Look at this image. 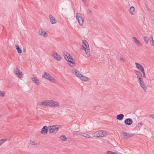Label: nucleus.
<instances>
[{
	"label": "nucleus",
	"mask_w": 154,
	"mask_h": 154,
	"mask_svg": "<svg viewBox=\"0 0 154 154\" xmlns=\"http://www.w3.org/2000/svg\"><path fill=\"white\" fill-rule=\"evenodd\" d=\"M41 104L43 106H49L55 107L59 106V103L51 100H46L41 103Z\"/></svg>",
	"instance_id": "obj_1"
},
{
	"label": "nucleus",
	"mask_w": 154,
	"mask_h": 154,
	"mask_svg": "<svg viewBox=\"0 0 154 154\" xmlns=\"http://www.w3.org/2000/svg\"><path fill=\"white\" fill-rule=\"evenodd\" d=\"M42 77L48 80L51 82L55 84L57 82V80L53 76L46 72H44L42 75Z\"/></svg>",
	"instance_id": "obj_2"
},
{
	"label": "nucleus",
	"mask_w": 154,
	"mask_h": 154,
	"mask_svg": "<svg viewBox=\"0 0 154 154\" xmlns=\"http://www.w3.org/2000/svg\"><path fill=\"white\" fill-rule=\"evenodd\" d=\"M65 59L68 62V64L71 67L75 66V61L72 57L68 53H66L64 55Z\"/></svg>",
	"instance_id": "obj_3"
},
{
	"label": "nucleus",
	"mask_w": 154,
	"mask_h": 154,
	"mask_svg": "<svg viewBox=\"0 0 154 154\" xmlns=\"http://www.w3.org/2000/svg\"><path fill=\"white\" fill-rule=\"evenodd\" d=\"M82 42L85 46V47H84L83 48L86 53V54L87 57H89L90 56V49L88 44L87 41L85 39L82 41Z\"/></svg>",
	"instance_id": "obj_4"
},
{
	"label": "nucleus",
	"mask_w": 154,
	"mask_h": 154,
	"mask_svg": "<svg viewBox=\"0 0 154 154\" xmlns=\"http://www.w3.org/2000/svg\"><path fill=\"white\" fill-rule=\"evenodd\" d=\"M48 131L51 133H56L59 129L58 127L56 125L48 126Z\"/></svg>",
	"instance_id": "obj_5"
},
{
	"label": "nucleus",
	"mask_w": 154,
	"mask_h": 154,
	"mask_svg": "<svg viewBox=\"0 0 154 154\" xmlns=\"http://www.w3.org/2000/svg\"><path fill=\"white\" fill-rule=\"evenodd\" d=\"M51 56L54 60L57 61H60L62 59V57L55 51L53 53Z\"/></svg>",
	"instance_id": "obj_6"
},
{
	"label": "nucleus",
	"mask_w": 154,
	"mask_h": 154,
	"mask_svg": "<svg viewBox=\"0 0 154 154\" xmlns=\"http://www.w3.org/2000/svg\"><path fill=\"white\" fill-rule=\"evenodd\" d=\"M14 72L19 78H23V73L22 72L20 71L19 69L17 68L14 69Z\"/></svg>",
	"instance_id": "obj_7"
},
{
	"label": "nucleus",
	"mask_w": 154,
	"mask_h": 154,
	"mask_svg": "<svg viewBox=\"0 0 154 154\" xmlns=\"http://www.w3.org/2000/svg\"><path fill=\"white\" fill-rule=\"evenodd\" d=\"M137 82L140 85L141 88L144 91H145L147 90V87L143 81V79Z\"/></svg>",
	"instance_id": "obj_8"
},
{
	"label": "nucleus",
	"mask_w": 154,
	"mask_h": 154,
	"mask_svg": "<svg viewBox=\"0 0 154 154\" xmlns=\"http://www.w3.org/2000/svg\"><path fill=\"white\" fill-rule=\"evenodd\" d=\"M134 71L137 76V82L143 80L142 75L140 72L137 70H135Z\"/></svg>",
	"instance_id": "obj_9"
},
{
	"label": "nucleus",
	"mask_w": 154,
	"mask_h": 154,
	"mask_svg": "<svg viewBox=\"0 0 154 154\" xmlns=\"http://www.w3.org/2000/svg\"><path fill=\"white\" fill-rule=\"evenodd\" d=\"M48 127L45 126L42 128L40 133L41 134L44 135H46L48 133Z\"/></svg>",
	"instance_id": "obj_10"
},
{
	"label": "nucleus",
	"mask_w": 154,
	"mask_h": 154,
	"mask_svg": "<svg viewBox=\"0 0 154 154\" xmlns=\"http://www.w3.org/2000/svg\"><path fill=\"white\" fill-rule=\"evenodd\" d=\"M132 39L134 43L137 46L141 47L142 46V44L141 42L137 39L135 37H133Z\"/></svg>",
	"instance_id": "obj_11"
},
{
	"label": "nucleus",
	"mask_w": 154,
	"mask_h": 154,
	"mask_svg": "<svg viewBox=\"0 0 154 154\" xmlns=\"http://www.w3.org/2000/svg\"><path fill=\"white\" fill-rule=\"evenodd\" d=\"M122 134L123 137L125 139H127L133 136V134L125 131L122 132Z\"/></svg>",
	"instance_id": "obj_12"
},
{
	"label": "nucleus",
	"mask_w": 154,
	"mask_h": 154,
	"mask_svg": "<svg viewBox=\"0 0 154 154\" xmlns=\"http://www.w3.org/2000/svg\"><path fill=\"white\" fill-rule=\"evenodd\" d=\"M38 34V35L45 37L48 36V34L47 32L42 29L39 30Z\"/></svg>",
	"instance_id": "obj_13"
},
{
	"label": "nucleus",
	"mask_w": 154,
	"mask_h": 154,
	"mask_svg": "<svg viewBox=\"0 0 154 154\" xmlns=\"http://www.w3.org/2000/svg\"><path fill=\"white\" fill-rule=\"evenodd\" d=\"M32 80L34 82L35 84L37 85H39L40 84V81L35 76L33 75L31 78Z\"/></svg>",
	"instance_id": "obj_14"
},
{
	"label": "nucleus",
	"mask_w": 154,
	"mask_h": 154,
	"mask_svg": "<svg viewBox=\"0 0 154 154\" xmlns=\"http://www.w3.org/2000/svg\"><path fill=\"white\" fill-rule=\"evenodd\" d=\"M79 79H80L81 81H83L85 82L88 81L90 80L86 76L84 75H83L81 74L79 78Z\"/></svg>",
	"instance_id": "obj_15"
},
{
	"label": "nucleus",
	"mask_w": 154,
	"mask_h": 154,
	"mask_svg": "<svg viewBox=\"0 0 154 154\" xmlns=\"http://www.w3.org/2000/svg\"><path fill=\"white\" fill-rule=\"evenodd\" d=\"M72 72L73 74L75 75L78 78L81 74V73L76 69H72Z\"/></svg>",
	"instance_id": "obj_16"
},
{
	"label": "nucleus",
	"mask_w": 154,
	"mask_h": 154,
	"mask_svg": "<svg viewBox=\"0 0 154 154\" xmlns=\"http://www.w3.org/2000/svg\"><path fill=\"white\" fill-rule=\"evenodd\" d=\"M99 137H106L107 135V133L105 131L102 130L99 131Z\"/></svg>",
	"instance_id": "obj_17"
},
{
	"label": "nucleus",
	"mask_w": 154,
	"mask_h": 154,
	"mask_svg": "<svg viewBox=\"0 0 154 154\" xmlns=\"http://www.w3.org/2000/svg\"><path fill=\"white\" fill-rule=\"evenodd\" d=\"M135 65L137 68L141 71L144 70L143 67L140 63L136 62L135 63Z\"/></svg>",
	"instance_id": "obj_18"
},
{
	"label": "nucleus",
	"mask_w": 154,
	"mask_h": 154,
	"mask_svg": "<svg viewBox=\"0 0 154 154\" xmlns=\"http://www.w3.org/2000/svg\"><path fill=\"white\" fill-rule=\"evenodd\" d=\"M133 121L131 118H128L126 119L124 121L125 124L127 125H130L132 124Z\"/></svg>",
	"instance_id": "obj_19"
},
{
	"label": "nucleus",
	"mask_w": 154,
	"mask_h": 154,
	"mask_svg": "<svg viewBox=\"0 0 154 154\" xmlns=\"http://www.w3.org/2000/svg\"><path fill=\"white\" fill-rule=\"evenodd\" d=\"M124 117V115L122 114H120L117 116V119L119 121L122 120Z\"/></svg>",
	"instance_id": "obj_20"
},
{
	"label": "nucleus",
	"mask_w": 154,
	"mask_h": 154,
	"mask_svg": "<svg viewBox=\"0 0 154 154\" xmlns=\"http://www.w3.org/2000/svg\"><path fill=\"white\" fill-rule=\"evenodd\" d=\"M99 131H97L92 134V135L94 137H99Z\"/></svg>",
	"instance_id": "obj_21"
},
{
	"label": "nucleus",
	"mask_w": 154,
	"mask_h": 154,
	"mask_svg": "<svg viewBox=\"0 0 154 154\" xmlns=\"http://www.w3.org/2000/svg\"><path fill=\"white\" fill-rule=\"evenodd\" d=\"M143 40L146 44L148 43L149 41L150 40V37L149 38L147 36H144L143 37Z\"/></svg>",
	"instance_id": "obj_22"
},
{
	"label": "nucleus",
	"mask_w": 154,
	"mask_h": 154,
	"mask_svg": "<svg viewBox=\"0 0 154 154\" xmlns=\"http://www.w3.org/2000/svg\"><path fill=\"white\" fill-rule=\"evenodd\" d=\"M150 42L151 45L152 46H154V40H153L152 35H151L150 37Z\"/></svg>",
	"instance_id": "obj_23"
},
{
	"label": "nucleus",
	"mask_w": 154,
	"mask_h": 154,
	"mask_svg": "<svg viewBox=\"0 0 154 154\" xmlns=\"http://www.w3.org/2000/svg\"><path fill=\"white\" fill-rule=\"evenodd\" d=\"M129 11L131 14H135L134 8L133 6H131L130 8Z\"/></svg>",
	"instance_id": "obj_24"
},
{
	"label": "nucleus",
	"mask_w": 154,
	"mask_h": 154,
	"mask_svg": "<svg viewBox=\"0 0 154 154\" xmlns=\"http://www.w3.org/2000/svg\"><path fill=\"white\" fill-rule=\"evenodd\" d=\"M79 24L81 26H83L84 24L85 23V22L84 20H77Z\"/></svg>",
	"instance_id": "obj_25"
},
{
	"label": "nucleus",
	"mask_w": 154,
	"mask_h": 154,
	"mask_svg": "<svg viewBox=\"0 0 154 154\" xmlns=\"http://www.w3.org/2000/svg\"><path fill=\"white\" fill-rule=\"evenodd\" d=\"M15 46L18 53L20 54L21 53H22V50L20 47L17 45H15Z\"/></svg>",
	"instance_id": "obj_26"
},
{
	"label": "nucleus",
	"mask_w": 154,
	"mask_h": 154,
	"mask_svg": "<svg viewBox=\"0 0 154 154\" xmlns=\"http://www.w3.org/2000/svg\"><path fill=\"white\" fill-rule=\"evenodd\" d=\"M76 19H82L81 14L79 13H78L76 14Z\"/></svg>",
	"instance_id": "obj_27"
},
{
	"label": "nucleus",
	"mask_w": 154,
	"mask_h": 154,
	"mask_svg": "<svg viewBox=\"0 0 154 154\" xmlns=\"http://www.w3.org/2000/svg\"><path fill=\"white\" fill-rule=\"evenodd\" d=\"M60 139L62 141H65L67 140V138L66 137L65 135H62L60 137Z\"/></svg>",
	"instance_id": "obj_28"
},
{
	"label": "nucleus",
	"mask_w": 154,
	"mask_h": 154,
	"mask_svg": "<svg viewBox=\"0 0 154 154\" xmlns=\"http://www.w3.org/2000/svg\"><path fill=\"white\" fill-rule=\"evenodd\" d=\"M106 154H119L116 152L108 150L106 152Z\"/></svg>",
	"instance_id": "obj_29"
},
{
	"label": "nucleus",
	"mask_w": 154,
	"mask_h": 154,
	"mask_svg": "<svg viewBox=\"0 0 154 154\" xmlns=\"http://www.w3.org/2000/svg\"><path fill=\"white\" fill-rule=\"evenodd\" d=\"M5 95V93L4 91H0V97H4Z\"/></svg>",
	"instance_id": "obj_30"
},
{
	"label": "nucleus",
	"mask_w": 154,
	"mask_h": 154,
	"mask_svg": "<svg viewBox=\"0 0 154 154\" xmlns=\"http://www.w3.org/2000/svg\"><path fill=\"white\" fill-rule=\"evenodd\" d=\"M29 143L31 145H32L37 146L38 145L37 143L35 141H33L32 140H31L29 141Z\"/></svg>",
	"instance_id": "obj_31"
},
{
	"label": "nucleus",
	"mask_w": 154,
	"mask_h": 154,
	"mask_svg": "<svg viewBox=\"0 0 154 154\" xmlns=\"http://www.w3.org/2000/svg\"><path fill=\"white\" fill-rule=\"evenodd\" d=\"M7 140L6 139H3L0 140V146H1L4 142L6 141Z\"/></svg>",
	"instance_id": "obj_32"
},
{
	"label": "nucleus",
	"mask_w": 154,
	"mask_h": 154,
	"mask_svg": "<svg viewBox=\"0 0 154 154\" xmlns=\"http://www.w3.org/2000/svg\"><path fill=\"white\" fill-rule=\"evenodd\" d=\"M83 136L87 138H91V136L90 135L85 133H84Z\"/></svg>",
	"instance_id": "obj_33"
},
{
	"label": "nucleus",
	"mask_w": 154,
	"mask_h": 154,
	"mask_svg": "<svg viewBox=\"0 0 154 154\" xmlns=\"http://www.w3.org/2000/svg\"><path fill=\"white\" fill-rule=\"evenodd\" d=\"M120 60L121 61L123 62H125L126 61L125 59L122 57H120Z\"/></svg>",
	"instance_id": "obj_34"
},
{
	"label": "nucleus",
	"mask_w": 154,
	"mask_h": 154,
	"mask_svg": "<svg viewBox=\"0 0 154 154\" xmlns=\"http://www.w3.org/2000/svg\"><path fill=\"white\" fill-rule=\"evenodd\" d=\"M50 22L52 24H55L57 23L56 20H50Z\"/></svg>",
	"instance_id": "obj_35"
},
{
	"label": "nucleus",
	"mask_w": 154,
	"mask_h": 154,
	"mask_svg": "<svg viewBox=\"0 0 154 154\" xmlns=\"http://www.w3.org/2000/svg\"><path fill=\"white\" fill-rule=\"evenodd\" d=\"M79 133V131H75L73 133V134L74 135H78Z\"/></svg>",
	"instance_id": "obj_36"
},
{
	"label": "nucleus",
	"mask_w": 154,
	"mask_h": 154,
	"mask_svg": "<svg viewBox=\"0 0 154 154\" xmlns=\"http://www.w3.org/2000/svg\"><path fill=\"white\" fill-rule=\"evenodd\" d=\"M49 18L50 19H55L52 15H50L49 16Z\"/></svg>",
	"instance_id": "obj_37"
},
{
	"label": "nucleus",
	"mask_w": 154,
	"mask_h": 154,
	"mask_svg": "<svg viewBox=\"0 0 154 154\" xmlns=\"http://www.w3.org/2000/svg\"><path fill=\"white\" fill-rule=\"evenodd\" d=\"M143 74V77L144 78H145V71H144V70L142 71H141Z\"/></svg>",
	"instance_id": "obj_38"
},
{
	"label": "nucleus",
	"mask_w": 154,
	"mask_h": 154,
	"mask_svg": "<svg viewBox=\"0 0 154 154\" xmlns=\"http://www.w3.org/2000/svg\"><path fill=\"white\" fill-rule=\"evenodd\" d=\"M84 133L80 132L79 131V135L80 136H83Z\"/></svg>",
	"instance_id": "obj_39"
},
{
	"label": "nucleus",
	"mask_w": 154,
	"mask_h": 154,
	"mask_svg": "<svg viewBox=\"0 0 154 154\" xmlns=\"http://www.w3.org/2000/svg\"><path fill=\"white\" fill-rule=\"evenodd\" d=\"M151 117L154 119V115H152L151 116Z\"/></svg>",
	"instance_id": "obj_40"
},
{
	"label": "nucleus",
	"mask_w": 154,
	"mask_h": 154,
	"mask_svg": "<svg viewBox=\"0 0 154 154\" xmlns=\"http://www.w3.org/2000/svg\"><path fill=\"white\" fill-rule=\"evenodd\" d=\"M146 8L147 9V10L148 11H149V12L150 11L149 8L147 7H146Z\"/></svg>",
	"instance_id": "obj_41"
},
{
	"label": "nucleus",
	"mask_w": 154,
	"mask_h": 154,
	"mask_svg": "<svg viewBox=\"0 0 154 154\" xmlns=\"http://www.w3.org/2000/svg\"><path fill=\"white\" fill-rule=\"evenodd\" d=\"M88 12L89 13H91V10H89V9H88Z\"/></svg>",
	"instance_id": "obj_42"
}]
</instances>
